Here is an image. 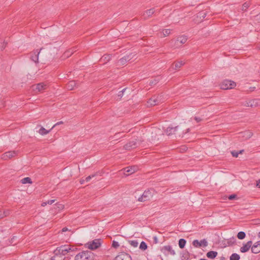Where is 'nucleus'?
<instances>
[{
  "instance_id": "26",
  "label": "nucleus",
  "mask_w": 260,
  "mask_h": 260,
  "mask_svg": "<svg viewBox=\"0 0 260 260\" xmlns=\"http://www.w3.org/2000/svg\"><path fill=\"white\" fill-rule=\"evenodd\" d=\"M226 241V244H223L224 247L227 246H232L236 242L235 238L234 237H232Z\"/></svg>"
},
{
  "instance_id": "19",
  "label": "nucleus",
  "mask_w": 260,
  "mask_h": 260,
  "mask_svg": "<svg viewBox=\"0 0 260 260\" xmlns=\"http://www.w3.org/2000/svg\"><path fill=\"white\" fill-rule=\"evenodd\" d=\"M251 252L255 254L260 252V240L252 245Z\"/></svg>"
},
{
  "instance_id": "4",
  "label": "nucleus",
  "mask_w": 260,
  "mask_h": 260,
  "mask_svg": "<svg viewBox=\"0 0 260 260\" xmlns=\"http://www.w3.org/2000/svg\"><path fill=\"white\" fill-rule=\"evenodd\" d=\"M153 190L148 189L145 190L143 194L138 198V201L140 202H145L150 200L153 196Z\"/></svg>"
},
{
  "instance_id": "31",
  "label": "nucleus",
  "mask_w": 260,
  "mask_h": 260,
  "mask_svg": "<svg viewBox=\"0 0 260 260\" xmlns=\"http://www.w3.org/2000/svg\"><path fill=\"white\" fill-rule=\"evenodd\" d=\"M240 258V255L236 253H233L230 257V260H239Z\"/></svg>"
},
{
  "instance_id": "24",
  "label": "nucleus",
  "mask_w": 260,
  "mask_h": 260,
  "mask_svg": "<svg viewBox=\"0 0 260 260\" xmlns=\"http://www.w3.org/2000/svg\"><path fill=\"white\" fill-rule=\"evenodd\" d=\"M184 64V62L183 61L175 62L173 64H172V68L173 70H178L182 66H183Z\"/></svg>"
},
{
  "instance_id": "55",
  "label": "nucleus",
  "mask_w": 260,
  "mask_h": 260,
  "mask_svg": "<svg viewBox=\"0 0 260 260\" xmlns=\"http://www.w3.org/2000/svg\"><path fill=\"white\" fill-rule=\"evenodd\" d=\"M153 240H154V243H157L158 241H157V238L156 237H154L153 238Z\"/></svg>"
},
{
  "instance_id": "29",
  "label": "nucleus",
  "mask_w": 260,
  "mask_h": 260,
  "mask_svg": "<svg viewBox=\"0 0 260 260\" xmlns=\"http://www.w3.org/2000/svg\"><path fill=\"white\" fill-rule=\"evenodd\" d=\"M51 129H52L51 128L49 130H47L45 128H44L43 127H41V128L39 131V133L41 135H46V134H48L51 131Z\"/></svg>"
},
{
  "instance_id": "21",
  "label": "nucleus",
  "mask_w": 260,
  "mask_h": 260,
  "mask_svg": "<svg viewBox=\"0 0 260 260\" xmlns=\"http://www.w3.org/2000/svg\"><path fill=\"white\" fill-rule=\"evenodd\" d=\"M76 82L75 80L70 81L66 84V88L69 90H72L75 89V87L76 86Z\"/></svg>"
},
{
  "instance_id": "15",
  "label": "nucleus",
  "mask_w": 260,
  "mask_h": 260,
  "mask_svg": "<svg viewBox=\"0 0 260 260\" xmlns=\"http://www.w3.org/2000/svg\"><path fill=\"white\" fill-rule=\"evenodd\" d=\"M137 147L138 143L137 139L129 141L124 146V148L125 150H130L131 149L137 148Z\"/></svg>"
},
{
  "instance_id": "38",
  "label": "nucleus",
  "mask_w": 260,
  "mask_h": 260,
  "mask_svg": "<svg viewBox=\"0 0 260 260\" xmlns=\"http://www.w3.org/2000/svg\"><path fill=\"white\" fill-rule=\"evenodd\" d=\"M164 37H166L169 36L171 33V29H165L162 30Z\"/></svg>"
},
{
  "instance_id": "60",
  "label": "nucleus",
  "mask_w": 260,
  "mask_h": 260,
  "mask_svg": "<svg viewBox=\"0 0 260 260\" xmlns=\"http://www.w3.org/2000/svg\"><path fill=\"white\" fill-rule=\"evenodd\" d=\"M244 151V150H240L238 153H239V154H241L242 153V152Z\"/></svg>"
},
{
  "instance_id": "20",
  "label": "nucleus",
  "mask_w": 260,
  "mask_h": 260,
  "mask_svg": "<svg viewBox=\"0 0 260 260\" xmlns=\"http://www.w3.org/2000/svg\"><path fill=\"white\" fill-rule=\"evenodd\" d=\"M179 128L178 126L175 127H171L169 126L165 131V133L168 136H170L175 134V132H176Z\"/></svg>"
},
{
  "instance_id": "61",
  "label": "nucleus",
  "mask_w": 260,
  "mask_h": 260,
  "mask_svg": "<svg viewBox=\"0 0 260 260\" xmlns=\"http://www.w3.org/2000/svg\"><path fill=\"white\" fill-rule=\"evenodd\" d=\"M258 17V19L260 20V13L256 16Z\"/></svg>"
},
{
  "instance_id": "62",
  "label": "nucleus",
  "mask_w": 260,
  "mask_h": 260,
  "mask_svg": "<svg viewBox=\"0 0 260 260\" xmlns=\"http://www.w3.org/2000/svg\"><path fill=\"white\" fill-rule=\"evenodd\" d=\"M222 244H226V240H223V241H222Z\"/></svg>"
},
{
  "instance_id": "36",
  "label": "nucleus",
  "mask_w": 260,
  "mask_h": 260,
  "mask_svg": "<svg viewBox=\"0 0 260 260\" xmlns=\"http://www.w3.org/2000/svg\"><path fill=\"white\" fill-rule=\"evenodd\" d=\"M128 242L134 247H136L138 245V242L137 240H129Z\"/></svg>"
},
{
  "instance_id": "50",
  "label": "nucleus",
  "mask_w": 260,
  "mask_h": 260,
  "mask_svg": "<svg viewBox=\"0 0 260 260\" xmlns=\"http://www.w3.org/2000/svg\"><path fill=\"white\" fill-rule=\"evenodd\" d=\"M206 14L204 12H201L200 13V17H202L203 18H205L206 17Z\"/></svg>"
},
{
  "instance_id": "17",
  "label": "nucleus",
  "mask_w": 260,
  "mask_h": 260,
  "mask_svg": "<svg viewBox=\"0 0 260 260\" xmlns=\"http://www.w3.org/2000/svg\"><path fill=\"white\" fill-rule=\"evenodd\" d=\"M16 155V152L15 151H8L2 154V158L4 160H8L15 156Z\"/></svg>"
},
{
  "instance_id": "30",
  "label": "nucleus",
  "mask_w": 260,
  "mask_h": 260,
  "mask_svg": "<svg viewBox=\"0 0 260 260\" xmlns=\"http://www.w3.org/2000/svg\"><path fill=\"white\" fill-rule=\"evenodd\" d=\"M186 243V241L184 239H180L179 240L178 245L179 247L181 249H183L184 248L185 244Z\"/></svg>"
},
{
  "instance_id": "16",
  "label": "nucleus",
  "mask_w": 260,
  "mask_h": 260,
  "mask_svg": "<svg viewBox=\"0 0 260 260\" xmlns=\"http://www.w3.org/2000/svg\"><path fill=\"white\" fill-rule=\"evenodd\" d=\"M259 100L257 99H251L246 102L245 106L251 108L256 107L259 105Z\"/></svg>"
},
{
  "instance_id": "63",
  "label": "nucleus",
  "mask_w": 260,
  "mask_h": 260,
  "mask_svg": "<svg viewBox=\"0 0 260 260\" xmlns=\"http://www.w3.org/2000/svg\"><path fill=\"white\" fill-rule=\"evenodd\" d=\"M120 134H121L120 133H117V134H115V135L114 136H115L116 138H117V137H116V136H117V135H118Z\"/></svg>"
},
{
  "instance_id": "10",
  "label": "nucleus",
  "mask_w": 260,
  "mask_h": 260,
  "mask_svg": "<svg viewBox=\"0 0 260 260\" xmlns=\"http://www.w3.org/2000/svg\"><path fill=\"white\" fill-rule=\"evenodd\" d=\"M137 169V167L135 166H129L124 168L122 170L123 171L124 174L127 176L131 174L134 173Z\"/></svg>"
},
{
  "instance_id": "8",
  "label": "nucleus",
  "mask_w": 260,
  "mask_h": 260,
  "mask_svg": "<svg viewBox=\"0 0 260 260\" xmlns=\"http://www.w3.org/2000/svg\"><path fill=\"white\" fill-rule=\"evenodd\" d=\"M114 260H132V257L128 253L121 252L115 257Z\"/></svg>"
},
{
  "instance_id": "49",
  "label": "nucleus",
  "mask_w": 260,
  "mask_h": 260,
  "mask_svg": "<svg viewBox=\"0 0 260 260\" xmlns=\"http://www.w3.org/2000/svg\"><path fill=\"white\" fill-rule=\"evenodd\" d=\"M194 119L197 122H199L202 120V118L198 117H195Z\"/></svg>"
},
{
  "instance_id": "35",
  "label": "nucleus",
  "mask_w": 260,
  "mask_h": 260,
  "mask_svg": "<svg viewBox=\"0 0 260 260\" xmlns=\"http://www.w3.org/2000/svg\"><path fill=\"white\" fill-rule=\"evenodd\" d=\"M7 43L5 42L2 39H0V50L4 49L6 46Z\"/></svg>"
},
{
  "instance_id": "22",
  "label": "nucleus",
  "mask_w": 260,
  "mask_h": 260,
  "mask_svg": "<svg viewBox=\"0 0 260 260\" xmlns=\"http://www.w3.org/2000/svg\"><path fill=\"white\" fill-rule=\"evenodd\" d=\"M187 40V36L183 35L177 37L176 39V43L178 45V43L181 45L184 44Z\"/></svg>"
},
{
  "instance_id": "11",
  "label": "nucleus",
  "mask_w": 260,
  "mask_h": 260,
  "mask_svg": "<svg viewBox=\"0 0 260 260\" xmlns=\"http://www.w3.org/2000/svg\"><path fill=\"white\" fill-rule=\"evenodd\" d=\"M161 251L166 255H168L169 253L173 255L175 254V251L172 249L170 245H166L162 247L161 249Z\"/></svg>"
},
{
  "instance_id": "64",
  "label": "nucleus",
  "mask_w": 260,
  "mask_h": 260,
  "mask_svg": "<svg viewBox=\"0 0 260 260\" xmlns=\"http://www.w3.org/2000/svg\"><path fill=\"white\" fill-rule=\"evenodd\" d=\"M200 260H208V259H205V258H201Z\"/></svg>"
},
{
  "instance_id": "27",
  "label": "nucleus",
  "mask_w": 260,
  "mask_h": 260,
  "mask_svg": "<svg viewBox=\"0 0 260 260\" xmlns=\"http://www.w3.org/2000/svg\"><path fill=\"white\" fill-rule=\"evenodd\" d=\"M190 257V253L187 250H184L182 253V258L183 259L188 260Z\"/></svg>"
},
{
  "instance_id": "18",
  "label": "nucleus",
  "mask_w": 260,
  "mask_h": 260,
  "mask_svg": "<svg viewBox=\"0 0 260 260\" xmlns=\"http://www.w3.org/2000/svg\"><path fill=\"white\" fill-rule=\"evenodd\" d=\"M252 242L251 241H248L246 244H243V246L240 249V252L245 253L249 251V249L252 247Z\"/></svg>"
},
{
  "instance_id": "25",
  "label": "nucleus",
  "mask_w": 260,
  "mask_h": 260,
  "mask_svg": "<svg viewBox=\"0 0 260 260\" xmlns=\"http://www.w3.org/2000/svg\"><path fill=\"white\" fill-rule=\"evenodd\" d=\"M217 252L215 251H210L207 253L206 256L209 258L214 259L217 256Z\"/></svg>"
},
{
  "instance_id": "42",
  "label": "nucleus",
  "mask_w": 260,
  "mask_h": 260,
  "mask_svg": "<svg viewBox=\"0 0 260 260\" xmlns=\"http://www.w3.org/2000/svg\"><path fill=\"white\" fill-rule=\"evenodd\" d=\"M229 200H234L237 199V196L236 194H232L228 197Z\"/></svg>"
},
{
  "instance_id": "7",
  "label": "nucleus",
  "mask_w": 260,
  "mask_h": 260,
  "mask_svg": "<svg viewBox=\"0 0 260 260\" xmlns=\"http://www.w3.org/2000/svg\"><path fill=\"white\" fill-rule=\"evenodd\" d=\"M155 12V10L153 8L147 10L141 14V18L144 20H147L151 17Z\"/></svg>"
},
{
  "instance_id": "48",
  "label": "nucleus",
  "mask_w": 260,
  "mask_h": 260,
  "mask_svg": "<svg viewBox=\"0 0 260 260\" xmlns=\"http://www.w3.org/2000/svg\"><path fill=\"white\" fill-rule=\"evenodd\" d=\"M55 201V200H48L47 201V204L51 205L52 204L54 203Z\"/></svg>"
},
{
  "instance_id": "3",
  "label": "nucleus",
  "mask_w": 260,
  "mask_h": 260,
  "mask_svg": "<svg viewBox=\"0 0 260 260\" xmlns=\"http://www.w3.org/2000/svg\"><path fill=\"white\" fill-rule=\"evenodd\" d=\"M101 239H96L87 243L85 245L90 250H95L101 246Z\"/></svg>"
},
{
  "instance_id": "34",
  "label": "nucleus",
  "mask_w": 260,
  "mask_h": 260,
  "mask_svg": "<svg viewBox=\"0 0 260 260\" xmlns=\"http://www.w3.org/2000/svg\"><path fill=\"white\" fill-rule=\"evenodd\" d=\"M250 4L248 2H245L244 3L242 6V11H246L247 9L249 7Z\"/></svg>"
},
{
  "instance_id": "1",
  "label": "nucleus",
  "mask_w": 260,
  "mask_h": 260,
  "mask_svg": "<svg viewBox=\"0 0 260 260\" xmlns=\"http://www.w3.org/2000/svg\"><path fill=\"white\" fill-rule=\"evenodd\" d=\"M76 250H77V248L74 246L69 245H62L57 247L54 250L53 253L54 255L51 257V260H55V258L58 257V256L65 255L68 253H71L70 255L73 256L75 254L73 253H74Z\"/></svg>"
},
{
  "instance_id": "37",
  "label": "nucleus",
  "mask_w": 260,
  "mask_h": 260,
  "mask_svg": "<svg viewBox=\"0 0 260 260\" xmlns=\"http://www.w3.org/2000/svg\"><path fill=\"white\" fill-rule=\"evenodd\" d=\"M158 82L159 80L156 78H155L150 81L149 85L150 86H153L156 85Z\"/></svg>"
},
{
  "instance_id": "14",
  "label": "nucleus",
  "mask_w": 260,
  "mask_h": 260,
  "mask_svg": "<svg viewBox=\"0 0 260 260\" xmlns=\"http://www.w3.org/2000/svg\"><path fill=\"white\" fill-rule=\"evenodd\" d=\"M42 49V48H41L40 50L37 49L30 53V58L31 60L33 61H34L35 63L38 62L39 55L40 51Z\"/></svg>"
},
{
  "instance_id": "58",
  "label": "nucleus",
  "mask_w": 260,
  "mask_h": 260,
  "mask_svg": "<svg viewBox=\"0 0 260 260\" xmlns=\"http://www.w3.org/2000/svg\"><path fill=\"white\" fill-rule=\"evenodd\" d=\"M85 181V180L81 179V180H80V183L81 184H83V183H84V181Z\"/></svg>"
},
{
  "instance_id": "47",
  "label": "nucleus",
  "mask_w": 260,
  "mask_h": 260,
  "mask_svg": "<svg viewBox=\"0 0 260 260\" xmlns=\"http://www.w3.org/2000/svg\"><path fill=\"white\" fill-rule=\"evenodd\" d=\"M63 123V121H59L58 122H57L56 124H55L51 128V129H53L54 127H55L57 125H60V124H62Z\"/></svg>"
},
{
  "instance_id": "13",
  "label": "nucleus",
  "mask_w": 260,
  "mask_h": 260,
  "mask_svg": "<svg viewBox=\"0 0 260 260\" xmlns=\"http://www.w3.org/2000/svg\"><path fill=\"white\" fill-rule=\"evenodd\" d=\"M34 90H38L39 92H43L44 90L47 88L48 84L45 82H41L33 86Z\"/></svg>"
},
{
  "instance_id": "59",
  "label": "nucleus",
  "mask_w": 260,
  "mask_h": 260,
  "mask_svg": "<svg viewBox=\"0 0 260 260\" xmlns=\"http://www.w3.org/2000/svg\"><path fill=\"white\" fill-rule=\"evenodd\" d=\"M66 53H67V54H68V53L72 54V53H73V51H70V50H69V51H67Z\"/></svg>"
},
{
  "instance_id": "5",
  "label": "nucleus",
  "mask_w": 260,
  "mask_h": 260,
  "mask_svg": "<svg viewBox=\"0 0 260 260\" xmlns=\"http://www.w3.org/2000/svg\"><path fill=\"white\" fill-rule=\"evenodd\" d=\"M236 85L235 82L231 80H225L220 84L221 88L226 90L234 88Z\"/></svg>"
},
{
  "instance_id": "23",
  "label": "nucleus",
  "mask_w": 260,
  "mask_h": 260,
  "mask_svg": "<svg viewBox=\"0 0 260 260\" xmlns=\"http://www.w3.org/2000/svg\"><path fill=\"white\" fill-rule=\"evenodd\" d=\"M111 59V54H105L100 59V61L103 64L106 63L109 61Z\"/></svg>"
},
{
  "instance_id": "46",
  "label": "nucleus",
  "mask_w": 260,
  "mask_h": 260,
  "mask_svg": "<svg viewBox=\"0 0 260 260\" xmlns=\"http://www.w3.org/2000/svg\"><path fill=\"white\" fill-rule=\"evenodd\" d=\"M232 154L233 157H237L239 155V153L237 151H233L232 152Z\"/></svg>"
},
{
  "instance_id": "6",
  "label": "nucleus",
  "mask_w": 260,
  "mask_h": 260,
  "mask_svg": "<svg viewBox=\"0 0 260 260\" xmlns=\"http://www.w3.org/2000/svg\"><path fill=\"white\" fill-rule=\"evenodd\" d=\"M136 55L135 54L131 53L128 54H126L123 57L121 58L118 61V63H119L121 66H123L126 64L128 61L132 60L134 56Z\"/></svg>"
},
{
  "instance_id": "44",
  "label": "nucleus",
  "mask_w": 260,
  "mask_h": 260,
  "mask_svg": "<svg viewBox=\"0 0 260 260\" xmlns=\"http://www.w3.org/2000/svg\"><path fill=\"white\" fill-rule=\"evenodd\" d=\"M126 89V88H125L123 89L122 90L119 91L118 96L121 98L122 96L123 93Z\"/></svg>"
},
{
  "instance_id": "33",
  "label": "nucleus",
  "mask_w": 260,
  "mask_h": 260,
  "mask_svg": "<svg viewBox=\"0 0 260 260\" xmlns=\"http://www.w3.org/2000/svg\"><path fill=\"white\" fill-rule=\"evenodd\" d=\"M139 248L142 250H146L147 249V244L145 242L142 241L140 243Z\"/></svg>"
},
{
  "instance_id": "12",
  "label": "nucleus",
  "mask_w": 260,
  "mask_h": 260,
  "mask_svg": "<svg viewBox=\"0 0 260 260\" xmlns=\"http://www.w3.org/2000/svg\"><path fill=\"white\" fill-rule=\"evenodd\" d=\"M160 102V100L158 99V96L153 95L147 101L148 106H152L158 105Z\"/></svg>"
},
{
  "instance_id": "41",
  "label": "nucleus",
  "mask_w": 260,
  "mask_h": 260,
  "mask_svg": "<svg viewBox=\"0 0 260 260\" xmlns=\"http://www.w3.org/2000/svg\"><path fill=\"white\" fill-rule=\"evenodd\" d=\"M97 173H95V174H92L91 175H89L88 176H87L86 178H85V181L86 182H88L90 180V179L92 178H93L94 177H95Z\"/></svg>"
},
{
  "instance_id": "2",
  "label": "nucleus",
  "mask_w": 260,
  "mask_h": 260,
  "mask_svg": "<svg viewBox=\"0 0 260 260\" xmlns=\"http://www.w3.org/2000/svg\"><path fill=\"white\" fill-rule=\"evenodd\" d=\"M94 256L93 253L91 251H82L76 255L75 260H93Z\"/></svg>"
},
{
  "instance_id": "54",
  "label": "nucleus",
  "mask_w": 260,
  "mask_h": 260,
  "mask_svg": "<svg viewBox=\"0 0 260 260\" xmlns=\"http://www.w3.org/2000/svg\"><path fill=\"white\" fill-rule=\"evenodd\" d=\"M47 205V202H43L41 204V206H43V207H45V206H46Z\"/></svg>"
},
{
  "instance_id": "32",
  "label": "nucleus",
  "mask_w": 260,
  "mask_h": 260,
  "mask_svg": "<svg viewBox=\"0 0 260 260\" xmlns=\"http://www.w3.org/2000/svg\"><path fill=\"white\" fill-rule=\"evenodd\" d=\"M237 236L239 239L243 240L245 238L246 234L244 232H239Z\"/></svg>"
},
{
  "instance_id": "43",
  "label": "nucleus",
  "mask_w": 260,
  "mask_h": 260,
  "mask_svg": "<svg viewBox=\"0 0 260 260\" xmlns=\"http://www.w3.org/2000/svg\"><path fill=\"white\" fill-rule=\"evenodd\" d=\"M10 210H6L3 211V214L4 217L9 216L10 214Z\"/></svg>"
},
{
  "instance_id": "28",
  "label": "nucleus",
  "mask_w": 260,
  "mask_h": 260,
  "mask_svg": "<svg viewBox=\"0 0 260 260\" xmlns=\"http://www.w3.org/2000/svg\"><path fill=\"white\" fill-rule=\"evenodd\" d=\"M20 182L22 184H27V183L31 184L32 183V181H31V178L28 177H25V178H23L21 180Z\"/></svg>"
},
{
  "instance_id": "53",
  "label": "nucleus",
  "mask_w": 260,
  "mask_h": 260,
  "mask_svg": "<svg viewBox=\"0 0 260 260\" xmlns=\"http://www.w3.org/2000/svg\"><path fill=\"white\" fill-rule=\"evenodd\" d=\"M5 231V230H4L2 227L0 226V235L2 233H3Z\"/></svg>"
},
{
  "instance_id": "52",
  "label": "nucleus",
  "mask_w": 260,
  "mask_h": 260,
  "mask_svg": "<svg viewBox=\"0 0 260 260\" xmlns=\"http://www.w3.org/2000/svg\"><path fill=\"white\" fill-rule=\"evenodd\" d=\"M69 231L67 227H64L62 229L61 232H66L67 231Z\"/></svg>"
},
{
  "instance_id": "40",
  "label": "nucleus",
  "mask_w": 260,
  "mask_h": 260,
  "mask_svg": "<svg viewBox=\"0 0 260 260\" xmlns=\"http://www.w3.org/2000/svg\"><path fill=\"white\" fill-rule=\"evenodd\" d=\"M112 247L116 249L119 246V243L118 242L115 241H113L112 244Z\"/></svg>"
},
{
  "instance_id": "51",
  "label": "nucleus",
  "mask_w": 260,
  "mask_h": 260,
  "mask_svg": "<svg viewBox=\"0 0 260 260\" xmlns=\"http://www.w3.org/2000/svg\"><path fill=\"white\" fill-rule=\"evenodd\" d=\"M4 218L3 211L0 210V219Z\"/></svg>"
},
{
  "instance_id": "9",
  "label": "nucleus",
  "mask_w": 260,
  "mask_h": 260,
  "mask_svg": "<svg viewBox=\"0 0 260 260\" xmlns=\"http://www.w3.org/2000/svg\"><path fill=\"white\" fill-rule=\"evenodd\" d=\"M192 245L195 247H206L208 245V242L205 239L200 241L198 240H194L192 242Z\"/></svg>"
},
{
  "instance_id": "56",
  "label": "nucleus",
  "mask_w": 260,
  "mask_h": 260,
  "mask_svg": "<svg viewBox=\"0 0 260 260\" xmlns=\"http://www.w3.org/2000/svg\"><path fill=\"white\" fill-rule=\"evenodd\" d=\"M58 257H60V259H59V258H58V259H55V260H64V259H65V257H64V258H62V255L58 256ZM50 260H51V258L50 259Z\"/></svg>"
},
{
  "instance_id": "57",
  "label": "nucleus",
  "mask_w": 260,
  "mask_h": 260,
  "mask_svg": "<svg viewBox=\"0 0 260 260\" xmlns=\"http://www.w3.org/2000/svg\"><path fill=\"white\" fill-rule=\"evenodd\" d=\"M256 186L260 188V180L257 182Z\"/></svg>"
},
{
  "instance_id": "45",
  "label": "nucleus",
  "mask_w": 260,
  "mask_h": 260,
  "mask_svg": "<svg viewBox=\"0 0 260 260\" xmlns=\"http://www.w3.org/2000/svg\"><path fill=\"white\" fill-rule=\"evenodd\" d=\"M5 102L3 100H0V109L5 107Z\"/></svg>"
},
{
  "instance_id": "39",
  "label": "nucleus",
  "mask_w": 260,
  "mask_h": 260,
  "mask_svg": "<svg viewBox=\"0 0 260 260\" xmlns=\"http://www.w3.org/2000/svg\"><path fill=\"white\" fill-rule=\"evenodd\" d=\"M56 208L58 209V211L61 210L64 208V205L62 204L57 203L55 204Z\"/></svg>"
}]
</instances>
